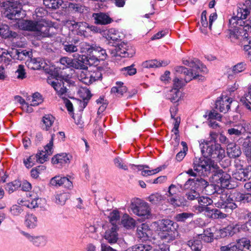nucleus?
Here are the masks:
<instances>
[{
	"mask_svg": "<svg viewBox=\"0 0 251 251\" xmlns=\"http://www.w3.org/2000/svg\"><path fill=\"white\" fill-rule=\"evenodd\" d=\"M250 13V10L244 4H239L237 8L236 14L229 20V38L233 42L241 41L244 50H251V27L245 25V21ZM251 50L250 51V53Z\"/></svg>",
	"mask_w": 251,
	"mask_h": 251,
	"instance_id": "1",
	"label": "nucleus"
},
{
	"mask_svg": "<svg viewBox=\"0 0 251 251\" xmlns=\"http://www.w3.org/2000/svg\"><path fill=\"white\" fill-rule=\"evenodd\" d=\"M172 221L168 219L158 220L152 224L158 238L163 243H170L178 237V232L176 229H172Z\"/></svg>",
	"mask_w": 251,
	"mask_h": 251,
	"instance_id": "2",
	"label": "nucleus"
},
{
	"mask_svg": "<svg viewBox=\"0 0 251 251\" xmlns=\"http://www.w3.org/2000/svg\"><path fill=\"white\" fill-rule=\"evenodd\" d=\"M130 209L134 214L144 219L152 218L151 209L149 204L139 199L131 200Z\"/></svg>",
	"mask_w": 251,
	"mask_h": 251,
	"instance_id": "3",
	"label": "nucleus"
},
{
	"mask_svg": "<svg viewBox=\"0 0 251 251\" xmlns=\"http://www.w3.org/2000/svg\"><path fill=\"white\" fill-rule=\"evenodd\" d=\"M176 71L177 73L184 75L185 77L184 79L181 76L175 77L173 80V87L172 89H176L179 90L186 83L191 81L192 79L196 78L197 76H199V72L195 73L189 72L187 68L183 66L176 67Z\"/></svg>",
	"mask_w": 251,
	"mask_h": 251,
	"instance_id": "4",
	"label": "nucleus"
},
{
	"mask_svg": "<svg viewBox=\"0 0 251 251\" xmlns=\"http://www.w3.org/2000/svg\"><path fill=\"white\" fill-rule=\"evenodd\" d=\"M217 165L215 164L210 158L201 157L196 158L193 162V168L199 176H207L211 168L217 169Z\"/></svg>",
	"mask_w": 251,
	"mask_h": 251,
	"instance_id": "5",
	"label": "nucleus"
},
{
	"mask_svg": "<svg viewBox=\"0 0 251 251\" xmlns=\"http://www.w3.org/2000/svg\"><path fill=\"white\" fill-rule=\"evenodd\" d=\"M78 79L87 85L92 84L101 78V74L98 71H89L87 69H79L76 72Z\"/></svg>",
	"mask_w": 251,
	"mask_h": 251,
	"instance_id": "6",
	"label": "nucleus"
},
{
	"mask_svg": "<svg viewBox=\"0 0 251 251\" xmlns=\"http://www.w3.org/2000/svg\"><path fill=\"white\" fill-rule=\"evenodd\" d=\"M115 48L110 51L112 57H131L135 54V50L130 45L125 42L117 44Z\"/></svg>",
	"mask_w": 251,
	"mask_h": 251,
	"instance_id": "7",
	"label": "nucleus"
},
{
	"mask_svg": "<svg viewBox=\"0 0 251 251\" xmlns=\"http://www.w3.org/2000/svg\"><path fill=\"white\" fill-rule=\"evenodd\" d=\"M219 195V200L215 203L217 207L224 209L226 212H230L237 208V205L234 202L233 198H231L230 196H227L226 193H222Z\"/></svg>",
	"mask_w": 251,
	"mask_h": 251,
	"instance_id": "8",
	"label": "nucleus"
},
{
	"mask_svg": "<svg viewBox=\"0 0 251 251\" xmlns=\"http://www.w3.org/2000/svg\"><path fill=\"white\" fill-rule=\"evenodd\" d=\"M1 52V60H4L6 63H8L10 59L9 58H6V55H9L11 58L14 59L23 60L24 57L29 56L31 53L29 51L25 50L12 49L11 51H8L3 49H0Z\"/></svg>",
	"mask_w": 251,
	"mask_h": 251,
	"instance_id": "9",
	"label": "nucleus"
},
{
	"mask_svg": "<svg viewBox=\"0 0 251 251\" xmlns=\"http://www.w3.org/2000/svg\"><path fill=\"white\" fill-rule=\"evenodd\" d=\"M243 224H237L235 225H230L226 227L217 229L215 228V237L216 238H224L228 236H232L236 232L242 230Z\"/></svg>",
	"mask_w": 251,
	"mask_h": 251,
	"instance_id": "10",
	"label": "nucleus"
},
{
	"mask_svg": "<svg viewBox=\"0 0 251 251\" xmlns=\"http://www.w3.org/2000/svg\"><path fill=\"white\" fill-rule=\"evenodd\" d=\"M179 192V188L177 186L171 184L165 194L167 202L174 207L180 206L182 204L177 196Z\"/></svg>",
	"mask_w": 251,
	"mask_h": 251,
	"instance_id": "11",
	"label": "nucleus"
},
{
	"mask_svg": "<svg viewBox=\"0 0 251 251\" xmlns=\"http://www.w3.org/2000/svg\"><path fill=\"white\" fill-rule=\"evenodd\" d=\"M102 35L108 41L109 44L112 46H115L121 41V33L119 31L114 28H110L108 30H103Z\"/></svg>",
	"mask_w": 251,
	"mask_h": 251,
	"instance_id": "12",
	"label": "nucleus"
},
{
	"mask_svg": "<svg viewBox=\"0 0 251 251\" xmlns=\"http://www.w3.org/2000/svg\"><path fill=\"white\" fill-rule=\"evenodd\" d=\"M136 234L138 238L143 241L156 239L152 236V231L149 225L146 223L142 224L138 226Z\"/></svg>",
	"mask_w": 251,
	"mask_h": 251,
	"instance_id": "13",
	"label": "nucleus"
},
{
	"mask_svg": "<svg viewBox=\"0 0 251 251\" xmlns=\"http://www.w3.org/2000/svg\"><path fill=\"white\" fill-rule=\"evenodd\" d=\"M50 184L53 187H59L64 186L65 188L71 189L73 188V183L68 177L56 176L51 178Z\"/></svg>",
	"mask_w": 251,
	"mask_h": 251,
	"instance_id": "14",
	"label": "nucleus"
},
{
	"mask_svg": "<svg viewBox=\"0 0 251 251\" xmlns=\"http://www.w3.org/2000/svg\"><path fill=\"white\" fill-rule=\"evenodd\" d=\"M182 61L184 65L190 66L192 68L191 71L188 70L189 72H193V73H195L199 72V76L200 75V73L201 72H207L205 66L202 65L200 61L197 59L194 58L191 61L186 59H184Z\"/></svg>",
	"mask_w": 251,
	"mask_h": 251,
	"instance_id": "15",
	"label": "nucleus"
},
{
	"mask_svg": "<svg viewBox=\"0 0 251 251\" xmlns=\"http://www.w3.org/2000/svg\"><path fill=\"white\" fill-rule=\"evenodd\" d=\"M23 235L36 247H43L47 243V238L43 235L34 236L25 232H22Z\"/></svg>",
	"mask_w": 251,
	"mask_h": 251,
	"instance_id": "16",
	"label": "nucleus"
},
{
	"mask_svg": "<svg viewBox=\"0 0 251 251\" xmlns=\"http://www.w3.org/2000/svg\"><path fill=\"white\" fill-rule=\"evenodd\" d=\"M230 176L226 173L219 172L215 174L214 179L218 187L226 188L228 187Z\"/></svg>",
	"mask_w": 251,
	"mask_h": 251,
	"instance_id": "17",
	"label": "nucleus"
},
{
	"mask_svg": "<svg viewBox=\"0 0 251 251\" xmlns=\"http://www.w3.org/2000/svg\"><path fill=\"white\" fill-rule=\"evenodd\" d=\"M232 100L227 97H222L218 99L215 103V108L221 112L226 113L230 109V105Z\"/></svg>",
	"mask_w": 251,
	"mask_h": 251,
	"instance_id": "18",
	"label": "nucleus"
},
{
	"mask_svg": "<svg viewBox=\"0 0 251 251\" xmlns=\"http://www.w3.org/2000/svg\"><path fill=\"white\" fill-rule=\"evenodd\" d=\"M48 83L50 84L51 86L54 88L56 92L57 95L62 98H64L66 96L67 93V89L64 85V83L61 80H58V79H54L52 80L49 79L48 80Z\"/></svg>",
	"mask_w": 251,
	"mask_h": 251,
	"instance_id": "19",
	"label": "nucleus"
},
{
	"mask_svg": "<svg viewBox=\"0 0 251 251\" xmlns=\"http://www.w3.org/2000/svg\"><path fill=\"white\" fill-rule=\"evenodd\" d=\"M75 68L77 69H82L87 68V65L91 63L87 56L85 55L75 54L74 55Z\"/></svg>",
	"mask_w": 251,
	"mask_h": 251,
	"instance_id": "20",
	"label": "nucleus"
},
{
	"mask_svg": "<svg viewBox=\"0 0 251 251\" xmlns=\"http://www.w3.org/2000/svg\"><path fill=\"white\" fill-rule=\"evenodd\" d=\"M26 65L27 67L32 70H39L45 69L46 63L44 60L41 58H34L28 59L26 61Z\"/></svg>",
	"mask_w": 251,
	"mask_h": 251,
	"instance_id": "21",
	"label": "nucleus"
},
{
	"mask_svg": "<svg viewBox=\"0 0 251 251\" xmlns=\"http://www.w3.org/2000/svg\"><path fill=\"white\" fill-rule=\"evenodd\" d=\"M198 201L199 205L195 207V211L197 213H200L204 211H208L209 208L207 206L213 202V201L206 196H199Z\"/></svg>",
	"mask_w": 251,
	"mask_h": 251,
	"instance_id": "22",
	"label": "nucleus"
},
{
	"mask_svg": "<svg viewBox=\"0 0 251 251\" xmlns=\"http://www.w3.org/2000/svg\"><path fill=\"white\" fill-rule=\"evenodd\" d=\"M72 158L71 155L66 153H61L54 155L52 158V162L54 165L59 166L69 164Z\"/></svg>",
	"mask_w": 251,
	"mask_h": 251,
	"instance_id": "23",
	"label": "nucleus"
},
{
	"mask_svg": "<svg viewBox=\"0 0 251 251\" xmlns=\"http://www.w3.org/2000/svg\"><path fill=\"white\" fill-rule=\"evenodd\" d=\"M117 229V226H112L105 231L104 238L109 243L111 244L117 242L118 239Z\"/></svg>",
	"mask_w": 251,
	"mask_h": 251,
	"instance_id": "24",
	"label": "nucleus"
},
{
	"mask_svg": "<svg viewBox=\"0 0 251 251\" xmlns=\"http://www.w3.org/2000/svg\"><path fill=\"white\" fill-rule=\"evenodd\" d=\"M93 17L95 20V23L97 25H106L113 22V20L104 13H94Z\"/></svg>",
	"mask_w": 251,
	"mask_h": 251,
	"instance_id": "25",
	"label": "nucleus"
},
{
	"mask_svg": "<svg viewBox=\"0 0 251 251\" xmlns=\"http://www.w3.org/2000/svg\"><path fill=\"white\" fill-rule=\"evenodd\" d=\"M133 169L136 168L138 171L141 172V175L144 176H147L155 174L161 171V167H158L155 169L150 170L149 167L146 165H131Z\"/></svg>",
	"mask_w": 251,
	"mask_h": 251,
	"instance_id": "26",
	"label": "nucleus"
},
{
	"mask_svg": "<svg viewBox=\"0 0 251 251\" xmlns=\"http://www.w3.org/2000/svg\"><path fill=\"white\" fill-rule=\"evenodd\" d=\"M215 144H210V143L207 142H205V143H200L201 152L203 157L210 158L215 151Z\"/></svg>",
	"mask_w": 251,
	"mask_h": 251,
	"instance_id": "27",
	"label": "nucleus"
},
{
	"mask_svg": "<svg viewBox=\"0 0 251 251\" xmlns=\"http://www.w3.org/2000/svg\"><path fill=\"white\" fill-rule=\"evenodd\" d=\"M127 89L126 87L124 85L122 82H117L115 86H113L111 89V94L113 97L121 98L124 94L126 93Z\"/></svg>",
	"mask_w": 251,
	"mask_h": 251,
	"instance_id": "28",
	"label": "nucleus"
},
{
	"mask_svg": "<svg viewBox=\"0 0 251 251\" xmlns=\"http://www.w3.org/2000/svg\"><path fill=\"white\" fill-rule=\"evenodd\" d=\"M55 121V117L50 114H46L44 116L41 120V128L45 131L50 129Z\"/></svg>",
	"mask_w": 251,
	"mask_h": 251,
	"instance_id": "29",
	"label": "nucleus"
},
{
	"mask_svg": "<svg viewBox=\"0 0 251 251\" xmlns=\"http://www.w3.org/2000/svg\"><path fill=\"white\" fill-rule=\"evenodd\" d=\"M171 116L174 120V128L172 130L174 132L176 136H177L178 131V127L180 122V118L178 116L176 117V115L178 111V108L176 106H173L170 108Z\"/></svg>",
	"mask_w": 251,
	"mask_h": 251,
	"instance_id": "30",
	"label": "nucleus"
},
{
	"mask_svg": "<svg viewBox=\"0 0 251 251\" xmlns=\"http://www.w3.org/2000/svg\"><path fill=\"white\" fill-rule=\"evenodd\" d=\"M243 153L248 162L251 163V137L247 136L243 140L242 143Z\"/></svg>",
	"mask_w": 251,
	"mask_h": 251,
	"instance_id": "31",
	"label": "nucleus"
},
{
	"mask_svg": "<svg viewBox=\"0 0 251 251\" xmlns=\"http://www.w3.org/2000/svg\"><path fill=\"white\" fill-rule=\"evenodd\" d=\"M169 63V61L167 60L158 61L157 60H151L144 62L142 63V67L145 68L165 67L168 65Z\"/></svg>",
	"mask_w": 251,
	"mask_h": 251,
	"instance_id": "32",
	"label": "nucleus"
},
{
	"mask_svg": "<svg viewBox=\"0 0 251 251\" xmlns=\"http://www.w3.org/2000/svg\"><path fill=\"white\" fill-rule=\"evenodd\" d=\"M227 153L231 158L239 157L241 154L240 148L234 143H230L227 146Z\"/></svg>",
	"mask_w": 251,
	"mask_h": 251,
	"instance_id": "33",
	"label": "nucleus"
},
{
	"mask_svg": "<svg viewBox=\"0 0 251 251\" xmlns=\"http://www.w3.org/2000/svg\"><path fill=\"white\" fill-rule=\"evenodd\" d=\"M236 246L238 251H251V245L250 240L246 238L236 240Z\"/></svg>",
	"mask_w": 251,
	"mask_h": 251,
	"instance_id": "34",
	"label": "nucleus"
},
{
	"mask_svg": "<svg viewBox=\"0 0 251 251\" xmlns=\"http://www.w3.org/2000/svg\"><path fill=\"white\" fill-rule=\"evenodd\" d=\"M0 36L4 38H15L18 34L10 31L8 25L0 24Z\"/></svg>",
	"mask_w": 251,
	"mask_h": 251,
	"instance_id": "35",
	"label": "nucleus"
},
{
	"mask_svg": "<svg viewBox=\"0 0 251 251\" xmlns=\"http://www.w3.org/2000/svg\"><path fill=\"white\" fill-rule=\"evenodd\" d=\"M25 224L28 228H35L38 225L37 217L33 214H27L25 217Z\"/></svg>",
	"mask_w": 251,
	"mask_h": 251,
	"instance_id": "36",
	"label": "nucleus"
},
{
	"mask_svg": "<svg viewBox=\"0 0 251 251\" xmlns=\"http://www.w3.org/2000/svg\"><path fill=\"white\" fill-rule=\"evenodd\" d=\"M225 150L221 147L219 144H215V151L210 158L220 160L225 157Z\"/></svg>",
	"mask_w": 251,
	"mask_h": 251,
	"instance_id": "37",
	"label": "nucleus"
},
{
	"mask_svg": "<svg viewBox=\"0 0 251 251\" xmlns=\"http://www.w3.org/2000/svg\"><path fill=\"white\" fill-rule=\"evenodd\" d=\"M187 245L194 251H200L202 247L201 241L198 236L188 241Z\"/></svg>",
	"mask_w": 251,
	"mask_h": 251,
	"instance_id": "38",
	"label": "nucleus"
},
{
	"mask_svg": "<svg viewBox=\"0 0 251 251\" xmlns=\"http://www.w3.org/2000/svg\"><path fill=\"white\" fill-rule=\"evenodd\" d=\"M166 199V197L160 193H155L151 195L148 200L153 204H159Z\"/></svg>",
	"mask_w": 251,
	"mask_h": 251,
	"instance_id": "39",
	"label": "nucleus"
},
{
	"mask_svg": "<svg viewBox=\"0 0 251 251\" xmlns=\"http://www.w3.org/2000/svg\"><path fill=\"white\" fill-rule=\"evenodd\" d=\"M74 28L77 29L78 33L80 34L85 35V33L87 32V29L88 28L89 25L85 22H74L72 24Z\"/></svg>",
	"mask_w": 251,
	"mask_h": 251,
	"instance_id": "40",
	"label": "nucleus"
},
{
	"mask_svg": "<svg viewBox=\"0 0 251 251\" xmlns=\"http://www.w3.org/2000/svg\"><path fill=\"white\" fill-rule=\"evenodd\" d=\"M122 224L127 228H132L135 226V221L127 215H125L122 219Z\"/></svg>",
	"mask_w": 251,
	"mask_h": 251,
	"instance_id": "41",
	"label": "nucleus"
},
{
	"mask_svg": "<svg viewBox=\"0 0 251 251\" xmlns=\"http://www.w3.org/2000/svg\"><path fill=\"white\" fill-rule=\"evenodd\" d=\"M44 4L49 8L56 9L63 3L62 0H43Z\"/></svg>",
	"mask_w": 251,
	"mask_h": 251,
	"instance_id": "42",
	"label": "nucleus"
},
{
	"mask_svg": "<svg viewBox=\"0 0 251 251\" xmlns=\"http://www.w3.org/2000/svg\"><path fill=\"white\" fill-rule=\"evenodd\" d=\"M76 42H65L63 44L64 50L67 52L71 53L78 51V49Z\"/></svg>",
	"mask_w": 251,
	"mask_h": 251,
	"instance_id": "43",
	"label": "nucleus"
},
{
	"mask_svg": "<svg viewBox=\"0 0 251 251\" xmlns=\"http://www.w3.org/2000/svg\"><path fill=\"white\" fill-rule=\"evenodd\" d=\"M235 201H242L243 202H249L251 201V194H242L237 193L234 194Z\"/></svg>",
	"mask_w": 251,
	"mask_h": 251,
	"instance_id": "44",
	"label": "nucleus"
},
{
	"mask_svg": "<svg viewBox=\"0 0 251 251\" xmlns=\"http://www.w3.org/2000/svg\"><path fill=\"white\" fill-rule=\"evenodd\" d=\"M241 101L245 105L246 108L251 110V107L250 104H251V86L249 88L248 93L244 97L241 99Z\"/></svg>",
	"mask_w": 251,
	"mask_h": 251,
	"instance_id": "45",
	"label": "nucleus"
},
{
	"mask_svg": "<svg viewBox=\"0 0 251 251\" xmlns=\"http://www.w3.org/2000/svg\"><path fill=\"white\" fill-rule=\"evenodd\" d=\"M120 213L118 210H114L111 212L108 216V218L112 226H117L120 221Z\"/></svg>",
	"mask_w": 251,
	"mask_h": 251,
	"instance_id": "46",
	"label": "nucleus"
},
{
	"mask_svg": "<svg viewBox=\"0 0 251 251\" xmlns=\"http://www.w3.org/2000/svg\"><path fill=\"white\" fill-rule=\"evenodd\" d=\"M201 22L202 25L201 30L203 33L206 34L207 33V28H209V23L207 21L206 11H203L202 12Z\"/></svg>",
	"mask_w": 251,
	"mask_h": 251,
	"instance_id": "47",
	"label": "nucleus"
},
{
	"mask_svg": "<svg viewBox=\"0 0 251 251\" xmlns=\"http://www.w3.org/2000/svg\"><path fill=\"white\" fill-rule=\"evenodd\" d=\"M92 54L101 59L106 58L107 56L106 50L96 45H95L94 46L93 53Z\"/></svg>",
	"mask_w": 251,
	"mask_h": 251,
	"instance_id": "48",
	"label": "nucleus"
},
{
	"mask_svg": "<svg viewBox=\"0 0 251 251\" xmlns=\"http://www.w3.org/2000/svg\"><path fill=\"white\" fill-rule=\"evenodd\" d=\"M95 45H90L86 42H82L79 44L80 50L81 53H92Z\"/></svg>",
	"mask_w": 251,
	"mask_h": 251,
	"instance_id": "49",
	"label": "nucleus"
},
{
	"mask_svg": "<svg viewBox=\"0 0 251 251\" xmlns=\"http://www.w3.org/2000/svg\"><path fill=\"white\" fill-rule=\"evenodd\" d=\"M21 182L18 180H15L12 182L6 184L5 190L8 193L11 194L16 190L20 186Z\"/></svg>",
	"mask_w": 251,
	"mask_h": 251,
	"instance_id": "50",
	"label": "nucleus"
},
{
	"mask_svg": "<svg viewBox=\"0 0 251 251\" xmlns=\"http://www.w3.org/2000/svg\"><path fill=\"white\" fill-rule=\"evenodd\" d=\"M181 95V92L176 89H172L170 92V97L169 99L173 102L179 101Z\"/></svg>",
	"mask_w": 251,
	"mask_h": 251,
	"instance_id": "51",
	"label": "nucleus"
},
{
	"mask_svg": "<svg viewBox=\"0 0 251 251\" xmlns=\"http://www.w3.org/2000/svg\"><path fill=\"white\" fill-rule=\"evenodd\" d=\"M36 162H38V159H37L35 154H32L24 160V163L27 168L32 167L35 164Z\"/></svg>",
	"mask_w": 251,
	"mask_h": 251,
	"instance_id": "52",
	"label": "nucleus"
},
{
	"mask_svg": "<svg viewBox=\"0 0 251 251\" xmlns=\"http://www.w3.org/2000/svg\"><path fill=\"white\" fill-rule=\"evenodd\" d=\"M55 202L59 205H62L65 203L68 199V195L66 193H60L55 195Z\"/></svg>",
	"mask_w": 251,
	"mask_h": 251,
	"instance_id": "53",
	"label": "nucleus"
},
{
	"mask_svg": "<svg viewBox=\"0 0 251 251\" xmlns=\"http://www.w3.org/2000/svg\"><path fill=\"white\" fill-rule=\"evenodd\" d=\"M243 131V127L242 126H235L233 128H229L227 132L230 135H235L237 136H240Z\"/></svg>",
	"mask_w": 251,
	"mask_h": 251,
	"instance_id": "54",
	"label": "nucleus"
},
{
	"mask_svg": "<svg viewBox=\"0 0 251 251\" xmlns=\"http://www.w3.org/2000/svg\"><path fill=\"white\" fill-rule=\"evenodd\" d=\"M77 94L83 100H89L91 97L90 91L85 87H82L78 89Z\"/></svg>",
	"mask_w": 251,
	"mask_h": 251,
	"instance_id": "55",
	"label": "nucleus"
},
{
	"mask_svg": "<svg viewBox=\"0 0 251 251\" xmlns=\"http://www.w3.org/2000/svg\"><path fill=\"white\" fill-rule=\"evenodd\" d=\"M193 215L192 213L183 212L176 214L175 219L177 222H184L186 219L192 218Z\"/></svg>",
	"mask_w": 251,
	"mask_h": 251,
	"instance_id": "56",
	"label": "nucleus"
},
{
	"mask_svg": "<svg viewBox=\"0 0 251 251\" xmlns=\"http://www.w3.org/2000/svg\"><path fill=\"white\" fill-rule=\"evenodd\" d=\"M246 68V64L244 62H240L233 66L232 72L233 74H238L244 71Z\"/></svg>",
	"mask_w": 251,
	"mask_h": 251,
	"instance_id": "57",
	"label": "nucleus"
},
{
	"mask_svg": "<svg viewBox=\"0 0 251 251\" xmlns=\"http://www.w3.org/2000/svg\"><path fill=\"white\" fill-rule=\"evenodd\" d=\"M43 102L41 95L38 92L34 93L31 97V105L37 106Z\"/></svg>",
	"mask_w": 251,
	"mask_h": 251,
	"instance_id": "58",
	"label": "nucleus"
},
{
	"mask_svg": "<svg viewBox=\"0 0 251 251\" xmlns=\"http://www.w3.org/2000/svg\"><path fill=\"white\" fill-rule=\"evenodd\" d=\"M54 136L55 135L54 134H51L50 140V141L49 143L44 147L45 151H44L46 152V153L50 156L51 155L53 152V144Z\"/></svg>",
	"mask_w": 251,
	"mask_h": 251,
	"instance_id": "59",
	"label": "nucleus"
},
{
	"mask_svg": "<svg viewBox=\"0 0 251 251\" xmlns=\"http://www.w3.org/2000/svg\"><path fill=\"white\" fill-rule=\"evenodd\" d=\"M181 145L183 146V151H180L176 155V159L178 161H181L184 158L186 154L187 151V147L186 143L184 142H181Z\"/></svg>",
	"mask_w": 251,
	"mask_h": 251,
	"instance_id": "60",
	"label": "nucleus"
},
{
	"mask_svg": "<svg viewBox=\"0 0 251 251\" xmlns=\"http://www.w3.org/2000/svg\"><path fill=\"white\" fill-rule=\"evenodd\" d=\"M114 165L121 169L127 170V166L124 163L123 160L120 157H116L113 159Z\"/></svg>",
	"mask_w": 251,
	"mask_h": 251,
	"instance_id": "61",
	"label": "nucleus"
},
{
	"mask_svg": "<svg viewBox=\"0 0 251 251\" xmlns=\"http://www.w3.org/2000/svg\"><path fill=\"white\" fill-rule=\"evenodd\" d=\"M60 63L66 67H73L75 68V62L74 59L68 58L67 57H64L60 59Z\"/></svg>",
	"mask_w": 251,
	"mask_h": 251,
	"instance_id": "62",
	"label": "nucleus"
},
{
	"mask_svg": "<svg viewBox=\"0 0 251 251\" xmlns=\"http://www.w3.org/2000/svg\"><path fill=\"white\" fill-rule=\"evenodd\" d=\"M204 116L205 118L207 117V120L208 121L217 120L219 121H221L222 119L221 115L214 110L209 112L207 115H205Z\"/></svg>",
	"mask_w": 251,
	"mask_h": 251,
	"instance_id": "63",
	"label": "nucleus"
},
{
	"mask_svg": "<svg viewBox=\"0 0 251 251\" xmlns=\"http://www.w3.org/2000/svg\"><path fill=\"white\" fill-rule=\"evenodd\" d=\"M221 251H238L236 243H230L220 247Z\"/></svg>",
	"mask_w": 251,
	"mask_h": 251,
	"instance_id": "64",
	"label": "nucleus"
}]
</instances>
